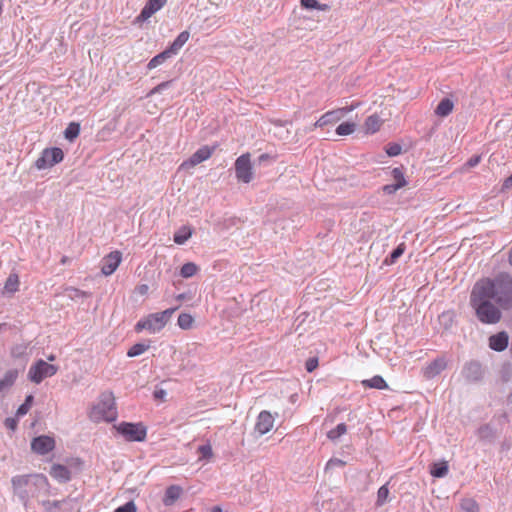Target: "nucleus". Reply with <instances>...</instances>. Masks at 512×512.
<instances>
[{
	"mask_svg": "<svg viewBox=\"0 0 512 512\" xmlns=\"http://www.w3.org/2000/svg\"><path fill=\"white\" fill-rule=\"evenodd\" d=\"M402 187L400 185H397L396 183L393 184H387L382 187V191L387 195H393L395 194L399 189Z\"/></svg>",
	"mask_w": 512,
	"mask_h": 512,
	"instance_id": "nucleus-44",
	"label": "nucleus"
},
{
	"mask_svg": "<svg viewBox=\"0 0 512 512\" xmlns=\"http://www.w3.org/2000/svg\"><path fill=\"white\" fill-rule=\"evenodd\" d=\"M69 291L71 292L69 296L72 299H74L76 297H88L89 296V293L79 290V289H76V288H70Z\"/></svg>",
	"mask_w": 512,
	"mask_h": 512,
	"instance_id": "nucleus-46",
	"label": "nucleus"
},
{
	"mask_svg": "<svg viewBox=\"0 0 512 512\" xmlns=\"http://www.w3.org/2000/svg\"><path fill=\"white\" fill-rule=\"evenodd\" d=\"M295 396H296V395H292V396H290V401L294 402V401L296 400V397H295Z\"/></svg>",
	"mask_w": 512,
	"mask_h": 512,
	"instance_id": "nucleus-62",
	"label": "nucleus"
},
{
	"mask_svg": "<svg viewBox=\"0 0 512 512\" xmlns=\"http://www.w3.org/2000/svg\"><path fill=\"white\" fill-rule=\"evenodd\" d=\"M301 4L303 7L307 9H318V10H327L328 5L326 4H319L317 0H301Z\"/></svg>",
	"mask_w": 512,
	"mask_h": 512,
	"instance_id": "nucleus-40",
	"label": "nucleus"
},
{
	"mask_svg": "<svg viewBox=\"0 0 512 512\" xmlns=\"http://www.w3.org/2000/svg\"><path fill=\"white\" fill-rule=\"evenodd\" d=\"M491 286L486 288L481 285H474L471 295L470 304L474 308L478 320L484 324H496L501 319V311L491 303V294H487Z\"/></svg>",
	"mask_w": 512,
	"mask_h": 512,
	"instance_id": "nucleus-2",
	"label": "nucleus"
},
{
	"mask_svg": "<svg viewBox=\"0 0 512 512\" xmlns=\"http://www.w3.org/2000/svg\"><path fill=\"white\" fill-rule=\"evenodd\" d=\"M171 57L173 56L169 53V51L165 49L163 52L157 54L149 61V63L147 64V68L150 70L154 69L159 65L163 64L166 60L170 59Z\"/></svg>",
	"mask_w": 512,
	"mask_h": 512,
	"instance_id": "nucleus-27",
	"label": "nucleus"
},
{
	"mask_svg": "<svg viewBox=\"0 0 512 512\" xmlns=\"http://www.w3.org/2000/svg\"><path fill=\"white\" fill-rule=\"evenodd\" d=\"M64 158L62 149L58 147L46 148L36 160L35 166L39 169H46L60 163Z\"/></svg>",
	"mask_w": 512,
	"mask_h": 512,
	"instance_id": "nucleus-8",
	"label": "nucleus"
},
{
	"mask_svg": "<svg viewBox=\"0 0 512 512\" xmlns=\"http://www.w3.org/2000/svg\"><path fill=\"white\" fill-rule=\"evenodd\" d=\"M17 370H9L5 373L4 377L0 380V393L11 387L17 379Z\"/></svg>",
	"mask_w": 512,
	"mask_h": 512,
	"instance_id": "nucleus-24",
	"label": "nucleus"
},
{
	"mask_svg": "<svg viewBox=\"0 0 512 512\" xmlns=\"http://www.w3.org/2000/svg\"><path fill=\"white\" fill-rule=\"evenodd\" d=\"M508 343H509V336H508L507 332H505V331H501V332L489 337L490 349L497 351V352L504 351L507 348Z\"/></svg>",
	"mask_w": 512,
	"mask_h": 512,
	"instance_id": "nucleus-18",
	"label": "nucleus"
},
{
	"mask_svg": "<svg viewBox=\"0 0 512 512\" xmlns=\"http://www.w3.org/2000/svg\"><path fill=\"white\" fill-rule=\"evenodd\" d=\"M50 475L60 483H66L71 479V471L68 467L61 464H53L50 469Z\"/></svg>",
	"mask_w": 512,
	"mask_h": 512,
	"instance_id": "nucleus-19",
	"label": "nucleus"
},
{
	"mask_svg": "<svg viewBox=\"0 0 512 512\" xmlns=\"http://www.w3.org/2000/svg\"><path fill=\"white\" fill-rule=\"evenodd\" d=\"M13 494L27 507L31 499L37 498L49 487L48 480L43 474L16 475L11 479Z\"/></svg>",
	"mask_w": 512,
	"mask_h": 512,
	"instance_id": "nucleus-1",
	"label": "nucleus"
},
{
	"mask_svg": "<svg viewBox=\"0 0 512 512\" xmlns=\"http://www.w3.org/2000/svg\"><path fill=\"white\" fill-rule=\"evenodd\" d=\"M199 271V267L194 262L185 263L180 269V275L183 278H191Z\"/></svg>",
	"mask_w": 512,
	"mask_h": 512,
	"instance_id": "nucleus-30",
	"label": "nucleus"
},
{
	"mask_svg": "<svg viewBox=\"0 0 512 512\" xmlns=\"http://www.w3.org/2000/svg\"><path fill=\"white\" fill-rule=\"evenodd\" d=\"M336 464H343V462L341 460H339V459H335V460L331 459L327 463V468L332 466V465H336Z\"/></svg>",
	"mask_w": 512,
	"mask_h": 512,
	"instance_id": "nucleus-55",
	"label": "nucleus"
},
{
	"mask_svg": "<svg viewBox=\"0 0 512 512\" xmlns=\"http://www.w3.org/2000/svg\"><path fill=\"white\" fill-rule=\"evenodd\" d=\"M447 363L446 357H437L423 368V376L426 379H433L446 369Z\"/></svg>",
	"mask_w": 512,
	"mask_h": 512,
	"instance_id": "nucleus-14",
	"label": "nucleus"
},
{
	"mask_svg": "<svg viewBox=\"0 0 512 512\" xmlns=\"http://www.w3.org/2000/svg\"><path fill=\"white\" fill-rule=\"evenodd\" d=\"M189 32L188 31H183L181 32L175 40H177L179 43H182L183 45L188 41L189 39Z\"/></svg>",
	"mask_w": 512,
	"mask_h": 512,
	"instance_id": "nucleus-49",
	"label": "nucleus"
},
{
	"mask_svg": "<svg viewBox=\"0 0 512 512\" xmlns=\"http://www.w3.org/2000/svg\"><path fill=\"white\" fill-rule=\"evenodd\" d=\"M295 396H296V395H292V396H290V401L294 402V401L296 400V397H295Z\"/></svg>",
	"mask_w": 512,
	"mask_h": 512,
	"instance_id": "nucleus-63",
	"label": "nucleus"
},
{
	"mask_svg": "<svg viewBox=\"0 0 512 512\" xmlns=\"http://www.w3.org/2000/svg\"><path fill=\"white\" fill-rule=\"evenodd\" d=\"M488 429H489V427H488V426H483V427H481V428L479 429V433H480V435H482V434H483L485 431H487Z\"/></svg>",
	"mask_w": 512,
	"mask_h": 512,
	"instance_id": "nucleus-58",
	"label": "nucleus"
},
{
	"mask_svg": "<svg viewBox=\"0 0 512 512\" xmlns=\"http://www.w3.org/2000/svg\"><path fill=\"white\" fill-rule=\"evenodd\" d=\"M165 396H166V392L164 390H162V389L156 390L154 392V397L156 399H163Z\"/></svg>",
	"mask_w": 512,
	"mask_h": 512,
	"instance_id": "nucleus-53",
	"label": "nucleus"
},
{
	"mask_svg": "<svg viewBox=\"0 0 512 512\" xmlns=\"http://www.w3.org/2000/svg\"><path fill=\"white\" fill-rule=\"evenodd\" d=\"M52 505H53L54 507H58L59 502H58V501H54V502L52 503Z\"/></svg>",
	"mask_w": 512,
	"mask_h": 512,
	"instance_id": "nucleus-64",
	"label": "nucleus"
},
{
	"mask_svg": "<svg viewBox=\"0 0 512 512\" xmlns=\"http://www.w3.org/2000/svg\"><path fill=\"white\" fill-rule=\"evenodd\" d=\"M461 508L466 512H478L479 505L478 503L471 498H466L461 501Z\"/></svg>",
	"mask_w": 512,
	"mask_h": 512,
	"instance_id": "nucleus-39",
	"label": "nucleus"
},
{
	"mask_svg": "<svg viewBox=\"0 0 512 512\" xmlns=\"http://www.w3.org/2000/svg\"><path fill=\"white\" fill-rule=\"evenodd\" d=\"M449 467L446 461L433 463L430 469V474L435 478H443L448 474Z\"/></svg>",
	"mask_w": 512,
	"mask_h": 512,
	"instance_id": "nucleus-23",
	"label": "nucleus"
},
{
	"mask_svg": "<svg viewBox=\"0 0 512 512\" xmlns=\"http://www.w3.org/2000/svg\"><path fill=\"white\" fill-rule=\"evenodd\" d=\"M198 450L203 458L212 456V449L210 445H202Z\"/></svg>",
	"mask_w": 512,
	"mask_h": 512,
	"instance_id": "nucleus-47",
	"label": "nucleus"
},
{
	"mask_svg": "<svg viewBox=\"0 0 512 512\" xmlns=\"http://www.w3.org/2000/svg\"><path fill=\"white\" fill-rule=\"evenodd\" d=\"M121 260L122 253L120 251H113L109 253L102 260V273L106 276L113 274L121 263Z\"/></svg>",
	"mask_w": 512,
	"mask_h": 512,
	"instance_id": "nucleus-15",
	"label": "nucleus"
},
{
	"mask_svg": "<svg viewBox=\"0 0 512 512\" xmlns=\"http://www.w3.org/2000/svg\"><path fill=\"white\" fill-rule=\"evenodd\" d=\"M80 133V124L77 122H71L64 131V136L70 142L74 141Z\"/></svg>",
	"mask_w": 512,
	"mask_h": 512,
	"instance_id": "nucleus-28",
	"label": "nucleus"
},
{
	"mask_svg": "<svg viewBox=\"0 0 512 512\" xmlns=\"http://www.w3.org/2000/svg\"><path fill=\"white\" fill-rule=\"evenodd\" d=\"M67 261H68V258L65 256L61 259V263H63V264H65Z\"/></svg>",
	"mask_w": 512,
	"mask_h": 512,
	"instance_id": "nucleus-61",
	"label": "nucleus"
},
{
	"mask_svg": "<svg viewBox=\"0 0 512 512\" xmlns=\"http://www.w3.org/2000/svg\"><path fill=\"white\" fill-rule=\"evenodd\" d=\"M167 0H148L140 14L137 16V22H144L149 19L154 13L160 10Z\"/></svg>",
	"mask_w": 512,
	"mask_h": 512,
	"instance_id": "nucleus-16",
	"label": "nucleus"
},
{
	"mask_svg": "<svg viewBox=\"0 0 512 512\" xmlns=\"http://www.w3.org/2000/svg\"><path fill=\"white\" fill-rule=\"evenodd\" d=\"M211 512H222V509L220 506H214L212 507Z\"/></svg>",
	"mask_w": 512,
	"mask_h": 512,
	"instance_id": "nucleus-57",
	"label": "nucleus"
},
{
	"mask_svg": "<svg viewBox=\"0 0 512 512\" xmlns=\"http://www.w3.org/2000/svg\"><path fill=\"white\" fill-rule=\"evenodd\" d=\"M405 251V244L401 243L399 244L391 253L389 256H387L384 260L385 265H392L394 264L398 258H400Z\"/></svg>",
	"mask_w": 512,
	"mask_h": 512,
	"instance_id": "nucleus-29",
	"label": "nucleus"
},
{
	"mask_svg": "<svg viewBox=\"0 0 512 512\" xmlns=\"http://www.w3.org/2000/svg\"><path fill=\"white\" fill-rule=\"evenodd\" d=\"M388 483L382 485L377 492L376 507H382L389 499Z\"/></svg>",
	"mask_w": 512,
	"mask_h": 512,
	"instance_id": "nucleus-31",
	"label": "nucleus"
},
{
	"mask_svg": "<svg viewBox=\"0 0 512 512\" xmlns=\"http://www.w3.org/2000/svg\"><path fill=\"white\" fill-rule=\"evenodd\" d=\"M189 299H191V297L188 296L186 293H181L176 296L177 301H184V300H189Z\"/></svg>",
	"mask_w": 512,
	"mask_h": 512,
	"instance_id": "nucleus-54",
	"label": "nucleus"
},
{
	"mask_svg": "<svg viewBox=\"0 0 512 512\" xmlns=\"http://www.w3.org/2000/svg\"><path fill=\"white\" fill-rule=\"evenodd\" d=\"M355 123L353 122H343L336 128V133L340 136L350 135L355 131Z\"/></svg>",
	"mask_w": 512,
	"mask_h": 512,
	"instance_id": "nucleus-35",
	"label": "nucleus"
},
{
	"mask_svg": "<svg viewBox=\"0 0 512 512\" xmlns=\"http://www.w3.org/2000/svg\"><path fill=\"white\" fill-rule=\"evenodd\" d=\"M56 359V356L54 354H50L47 356V360L54 361Z\"/></svg>",
	"mask_w": 512,
	"mask_h": 512,
	"instance_id": "nucleus-59",
	"label": "nucleus"
},
{
	"mask_svg": "<svg viewBox=\"0 0 512 512\" xmlns=\"http://www.w3.org/2000/svg\"><path fill=\"white\" fill-rule=\"evenodd\" d=\"M182 489L179 486L172 485L169 486L164 494L163 497V504L165 506H171L173 505L181 496Z\"/></svg>",
	"mask_w": 512,
	"mask_h": 512,
	"instance_id": "nucleus-20",
	"label": "nucleus"
},
{
	"mask_svg": "<svg viewBox=\"0 0 512 512\" xmlns=\"http://www.w3.org/2000/svg\"><path fill=\"white\" fill-rule=\"evenodd\" d=\"M268 159H270V156L268 154H262L258 158L259 162H263V161L268 160Z\"/></svg>",
	"mask_w": 512,
	"mask_h": 512,
	"instance_id": "nucleus-56",
	"label": "nucleus"
},
{
	"mask_svg": "<svg viewBox=\"0 0 512 512\" xmlns=\"http://www.w3.org/2000/svg\"><path fill=\"white\" fill-rule=\"evenodd\" d=\"M509 263L512 265V247L509 253Z\"/></svg>",
	"mask_w": 512,
	"mask_h": 512,
	"instance_id": "nucleus-60",
	"label": "nucleus"
},
{
	"mask_svg": "<svg viewBox=\"0 0 512 512\" xmlns=\"http://www.w3.org/2000/svg\"><path fill=\"white\" fill-rule=\"evenodd\" d=\"M382 125L380 117L376 114L370 115L365 121V128L367 132L375 133Z\"/></svg>",
	"mask_w": 512,
	"mask_h": 512,
	"instance_id": "nucleus-26",
	"label": "nucleus"
},
{
	"mask_svg": "<svg viewBox=\"0 0 512 512\" xmlns=\"http://www.w3.org/2000/svg\"><path fill=\"white\" fill-rule=\"evenodd\" d=\"M136 505L133 501H129L124 505L118 507L115 512H136Z\"/></svg>",
	"mask_w": 512,
	"mask_h": 512,
	"instance_id": "nucleus-43",
	"label": "nucleus"
},
{
	"mask_svg": "<svg viewBox=\"0 0 512 512\" xmlns=\"http://www.w3.org/2000/svg\"><path fill=\"white\" fill-rule=\"evenodd\" d=\"M171 81H166L158 84L155 88L152 89L151 94L161 93L165 88L169 87Z\"/></svg>",
	"mask_w": 512,
	"mask_h": 512,
	"instance_id": "nucleus-48",
	"label": "nucleus"
},
{
	"mask_svg": "<svg viewBox=\"0 0 512 512\" xmlns=\"http://www.w3.org/2000/svg\"><path fill=\"white\" fill-rule=\"evenodd\" d=\"M177 309L178 307H174L166 309L162 312L150 314L146 318L137 322L135 325V331L140 332L142 330H148L150 333L159 332L165 327Z\"/></svg>",
	"mask_w": 512,
	"mask_h": 512,
	"instance_id": "nucleus-5",
	"label": "nucleus"
},
{
	"mask_svg": "<svg viewBox=\"0 0 512 512\" xmlns=\"http://www.w3.org/2000/svg\"><path fill=\"white\" fill-rule=\"evenodd\" d=\"M402 151L401 145L397 143H389L386 147V153L390 157L398 156Z\"/></svg>",
	"mask_w": 512,
	"mask_h": 512,
	"instance_id": "nucleus-41",
	"label": "nucleus"
},
{
	"mask_svg": "<svg viewBox=\"0 0 512 512\" xmlns=\"http://www.w3.org/2000/svg\"><path fill=\"white\" fill-rule=\"evenodd\" d=\"M461 375L467 383H478L483 379L484 370L479 361L471 360L464 364Z\"/></svg>",
	"mask_w": 512,
	"mask_h": 512,
	"instance_id": "nucleus-10",
	"label": "nucleus"
},
{
	"mask_svg": "<svg viewBox=\"0 0 512 512\" xmlns=\"http://www.w3.org/2000/svg\"><path fill=\"white\" fill-rule=\"evenodd\" d=\"M55 447V440L52 437L42 435L35 437L31 442V449L40 455H45Z\"/></svg>",
	"mask_w": 512,
	"mask_h": 512,
	"instance_id": "nucleus-13",
	"label": "nucleus"
},
{
	"mask_svg": "<svg viewBox=\"0 0 512 512\" xmlns=\"http://www.w3.org/2000/svg\"><path fill=\"white\" fill-rule=\"evenodd\" d=\"M235 174L239 182L249 183L253 179V170L250 155L243 154L235 161Z\"/></svg>",
	"mask_w": 512,
	"mask_h": 512,
	"instance_id": "nucleus-9",
	"label": "nucleus"
},
{
	"mask_svg": "<svg viewBox=\"0 0 512 512\" xmlns=\"http://www.w3.org/2000/svg\"><path fill=\"white\" fill-rule=\"evenodd\" d=\"M184 45L182 43H179L177 40H174L172 42V44L166 49L167 51H169V53L172 55V56H175L178 54V52L180 51V49L183 47Z\"/></svg>",
	"mask_w": 512,
	"mask_h": 512,
	"instance_id": "nucleus-45",
	"label": "nucleus"
},
{
	"mask_svg": "<svg viewBox=\"0 0 512 512\" xmlns=\"http://www.w3.org/2000/svg\"><path fill=\"white\" fill-rule=\"evenodd\" d=\"M89 418L96 423L113 422L117 418V409L112 392H104L89 412Z\"/></svg>",
	"mask_w": 512,
	"mask_h": 512,
	"instance_id": "nucleus-4",
	"label": "nucleus"
},
{
	"mask_svg": "<svg viewBox=\"0 0 512 512\" xmlns=\"http://www.w3.org/2000/svg\"><path fill=\"white\" fill-rule=\"evenodd\" d=\"M391 176L394 179L397 185H400L402 188L407 185V181L404 177L403 168L395 167L391 171Z\"/></svg>",
	"mask_w": 512,
	"mask_h": 512,
	"instance_id": "nucleus-36",
	"label": "nucleus"
},
{
	"mask_svg": "<svg viewBox=\"0 0 512 512\" xmlns=\"http://www.w3.org/2000/svg\"><path fill=\"white\" fill-rule=\"evenodd\" d=\"M5 426L11 430H14L17 427V420L15 418H6Z\"/></svg>",
	"mask_w": 512,
	"mask_h": 512,
	"instance_id": "nucleus-50",
	"label": "nucleus"
},
{
	"mask_svg": "<svg viewBox=\"0 0 512 512\" xmlns=\"http://www.w3.org/2000/svg\"><path fill=\"white\" fill-rule=\"evenodd\" d=\"M486 288V285L491 286L487 290V294H491L494 299L502 308H510L512 306V277L507 273H500L493 280L484 278L475 283Z\"/></svg>",
	"mask_w": 512,
	"mask_h": 512,
	"instance_id": "nucleus-3",
	"label": "nucleus"
},
{
	"mask_svg": "<svg viewBox=\"0 0 512 512\" xmlns=\"http://www.w3.org/2000/svg\"><path fill=\"white\" fill-rule=\"evenodd\" d=\"M19 279L16 274H11L5 282L4 289L6 292L14 293L18 290Z\"/></svg>",
	"mask_w": 512,
	"mask_h": 512,
	"instance_id": "nucleus-34",
	"label": "nucleus"
},
{
	"mask_svg": "<svg viewBox=\"0 0 512 512\" xmlns=\"http://www.w3.org/2000/svg\"><path fill=\"white\" fill-rule=\"evenodd\" d=\"M318 363V357H310L305 362V368L308 372H313L318 367Z\"/></svg>",
	"mask_w": 512,
	"mask_h": 512,
	"instance_id": "nucleus-42",
	"label": "nucleus"
},
{
	"mask_svg": "<svg viewBox=\"0 0 512 512\" xmlns=\"http://www.w3.org/2000/svg\"><path fill=\"white\" fill-rule=\"evenodd\" d=\"M479 162H480V156H473V157H471V158L467 161L466 165H467L468 167H475L476 165H478V164H479Z\"/></svg>",
	"mask_w": 512,
	"mask_h": 512,
	"instance_id": "nucleus-51",
	"label": "nucleus"
},
{
	"mask_svg": "<svg viewBox=\"0 0 512 512\" xmlns=\"http://www.w3.org/2000/svg\"><path fill=\"white\" fill-rule=\"evenodd\" d=\"M150 345L146 343H136L127 352L128 357H136L149 349Z\"/></svg>",
	"mask_w": 512,
	"mask_h": 512,
	"instance_id": "nucleus-33",
	"label": "nucleus"
},
{
	"mask_svg": "<svg viewBox=\"0 0 512 512\" xmlns=\"http://www.w3.org/2000/svg\"><path fill=\"white\" fill-rule=\"evenodd\" d=\"M511 187H512V174L508 178L505 179L503 186H502V190H506Z\"/></svg>",
	"mask_w": 512,
	"mask_h": 512,
	"instance_id": "nucleus-52",
	"label": "nucleus"
},
{
	"mask_svg": "<svg viewBox=\"0 0 512 512\" xmlns=\"http://www.w3.org/2000/svg\"><path fill=\"white\" fill-rule=\"evenodd\" d=\"M57 371L58 366L39 359L29 368L28 379L35 384H39L45 378L55 375Z\"/></svg>",
	"mask_w": 512,
	"mask_h": 512,
	"instance_id": "nucleus-7",
	"label": "nucleus"
},
{
	"mask_svg": "<svg viewBox=\"0 0 512 512\" xmlns=\"http://www.w3.org/2000/svg\"><path fill=\"white\" fill-rule=\"evenodd\" d=\"M347 432V426L345 423L338 424L335 428L331 429L327 433L328 439L331 441H337L342 435Z\"/></svg>",
	"mask_w": 512,
	"mask_h": 512,
	"instance_id": "nucleus-32",
	"label": "nucleus"
},
{
	"mask_svg": "<svg viewBox=\"0 0 512 512\" xmlns=\"http://www.w3.org/2000/svg\"><path fill=\"white\" fill-rule=\"evenodd\" d=\"M33 400L34 397L32 395L26 396L24 403L18 407L16 411V416L22 417L26 415L32 406Z\"/></svg>",
	"mask_w": 512,
	"mask_h": 512,
	"instance_id": "nucleus-38",
	"label": "nucleus"
},
{
	"mask_svg": "<svg viewBox=\"0 0 512 512\" xmlns=\"http://www.w3.org/2000/svg\"><path fill=\"white\" fill-rule=\"evenodd\" d=\"M192 236V229L188 226H182L177 232H175L173 240L176 244H184Z\"/></svg>",
	"mask_w": 512,
	"mask_h": 512,
	"instance_id": "nucleus-25",
	"label": "nucleus"
},
{
	"mask_svg": "<svg viewBox=\"0 0 512 512\" xmlns=\"http://www.w3.org/2000/svg\"><path fill=\"white\" fill-rule=\"evenodd\" d=\"M362 385L364 387L374 388V389H378V390L388 388L386 381L380 375H375L371 379L363 380Z\"/></svg>",
	"mask_w": 512,
	"mask_h": 512,
	"instance_id": "nucleus-22",
	"label": "nucleus"
},
{
	"mask_svg": "<svg viewBox=\"0 0 512 512\" xmlns=\"http://www.w3.org/2000/svg\"><path fill=\"white\" fill-rule=\"evenodd\" d=\"M178 326L181 329L188 330L192 327L194 319L193 317L188 313H181L178 316Z\"/></svg>",
	"mask_w": 512,
	"mask_h": 512,
	"instance_id": "nucleus-37",
	"label": "nucleus"
},
{
	"mask_svg": "<svg viewBox=\"0 0 512 512\" xmlns=\"http://www.w3.org/2000/svg\"><path fill=\"white\" fill-rule=\"evenodd\" d=\"M273 417L272 415L267 411H262L258 415L256 424H255V431L259 435H264L268 433L271 428L273 427Z\"/></svg>",
	"mask_w": 512,
	"mask_h": 512,
	"instance_id": "nucleus-17",
	"label": "nucleus"
},
{
	"mask_svg": "<svg viewBox=\"0 0 512 512\" xmlns=\"http://www.w3.org/2000/svg\"><path fill=\"white\" fill-rule=\"evenodd\" d=\"M214 151V148H211L209 146H202L200 147L195 153L191 155L189 159L184 161L180 169L188 170L190 168L195 167L196 165L202 163L203 161L209 159Z\"/></svg>",
	"mask_w": 512,
	"mask_h": 512,
	"instance_id": "nucleus-12",
	"label": "nucleus"
},
{
	"mask_svg": "<svg viewBox=\"0 0 512 512\" xmlns=\"http://www.w3.org/2000/svg\"><path fill=\"white\" fill-rule=\"evenodd\" d=\"M114 428L120 435L125 438L126 441L129 442H142L146 439L147 436V428L141 422H121L114 426Z\"/></svg>",
	"mask_w": 512,
	"mask_h": 512,
	"instance_id": "nucleus-6",
	"label": "nucleus"
},
{
	"mask_svg": "<svg viewBox=\"0 0 512 512\" xmlns=\"http://www.w3.org/2000/svg\"><path fill=\"white\" fill-rule=\"evenodd\" d=\"M355 108L354 105L350 107L338 108L332 111H329L322 115L315 123V127H323L330 124L337 123L340 119H342L347 113L352 111Z\"/></svg>",
	"mask_w": 512,
	"mask_h": 512,
	"instance_id": "nucleus-11",
	"label": "nucleus"
},
{
	"mask_svg": "<svg viewBox=\"0 0 512 512\" xmlns=\"http://www.w3.org/2000/svg\"><path fill=\"white\" fill-rule=\"evenodd\" d=\"M453 107V102L449 98H444L437 105L435 113L440 117H446L452 112Z\"/></svg>",
	"mask_w": 512,
	"mask_h": 512,
	"instance_id": "nucleus-21",
	"label": "nucleus"
}]
</instances>
